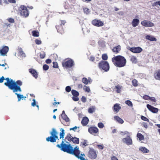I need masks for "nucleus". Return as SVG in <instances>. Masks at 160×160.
Returning <instances> with one entry per match:
<instances>
[{"label":"nucleus","instance_id":"1","mask_svg":"<svg viewBox=\"0 0 160 160\" xmlns=\"http://www.w3.org/2000/svg\"><path fill=\"white\" fill-rule=\"evenodd\" d=\"M63 140V139L62 140L60 144H57L56 146L64 152L75 155L76 157L80 160H86L83 158V157L85 156L84 154H81L80 155V151L78 146H76L73 148L70 144H67L64 143Z\"/></svg>","mask_w":160,"mask_h":160},{"label":"nucleus","instance_id":"2","mask_svg":"<svg viewBox=\"0 0 160 160\" xmlns=\"http://www.w3.org/2000/svg\"><path fill=\"white\" fill-rule=\"evenodd\" d=\"M112 60L113 64L119 68L125 66L127 62L124 57L120 55L113 58Z\"/></svg>","mask_w":160,"mask_h":160},{"label":"nucleus","instance_id":"3","mask_svg":"<svg viewBox=\"0 0 160 160\" xmlns=\"http://www.w3.org/2000/svg\"><path fill=\"white\" fill-rule=\"evenodd\" d=\"M22 82L20 80H18L16 82L13 81L11 90H12L13 92L18 91L20 92L22 91L20 86H22Z\"/></svg>","mask_w":160,"mask_h":160},{"label":"nucleus","instance_id":"4","mask_svg":"<svg viewBox=\"0 0 160 160\" xmlns=\"http://www.w3.org/2000/svg\"><path fill=\"white\" fill-rule=\"evenodd\" d=\"M50 134L51 136L48 137L46 139L47 142H56L57 139H59L57 136L58 133L54 128L52 129V131L50 133Z\"/></svg>","mask_w":160,"mask_h":160},{"label":"nucleus","instance_id":"5","mask_svg":"<svg viewBox=\"0 0 160 160\" xmlns=\"http://www.w3.org/2000/svg\"><path fill=\"white\" fill-rule=\"evenodd\" d=\"M62 67L66 69L71 68L74 65V61L70 58H68L62 62Z\"/></svg>","mask_w":160,"mask_h":160},{"label":"nucleus","instance_id":"6","mask_svg":"<svg viewBox=\"0 0 160 160\" xmlns=\"http://www.w3.org/2000/svg\"><path fill=\"white\" fill-rule=\"evenodd\" d=\"M18 11L21 15L24 17H27L29 15V11L24 5H21L19 8Z\"/></svg>","mask_w":160,"mask_h":160},{"label":"nucleus","instance_id":"7","mask_svg":"<svg viewBox=\"0 0 160 160\" xmlns=\"http://www.w3.org/2000/svg\"><path fill=\"white\" fill-rule=\"evenodd\" d=\"M98 67L100 69H102L105 71L109 70V64L107 61H101L98 64Z\"/></svg>","mask_w":160,"mask_h":160},{"label":"nucleus","instance_id":"8","mask_svg":"<svg viewBox=\"0 0 160 160\" xmlns=\"http://www.w3.org/2000/svg\"><path fill=\"white\" fill-rule=\"evenodd\" d=\"M127 49L132 52L136 53H140L143 50L142 49L139 47L132 48L128 47H127Z\"/></svg>","mask_w":160,"mask_h":160},{"label":"nucleus","instance_id":"9","mask_svg":"<svg viewBox=\"0 0 160 160\" xmlns=\"http://www.w3.org/2000/svg\"><path fill=\"white\" fill-rule=\"evenodd\" d=\"M88 157L91 159H95L97 157L96 151L92 148H90L88 154Z\"/></svg>","mask_w":160,"mask_h":160},{"label":"nucleus","instance_id":"10","mask_svg":"<svg viewBox=\"0 0 160 160\" xmlns=\"http://www.w3.org/2000/svg\"><path fill=\"white\" fill-rule=\"evenodd\" d=\"M141 24L145 27H153L154 24L152 22L148 20H144L141 22Z\"/></svg>","mask_w":160,"mask_h":160},{"label":"nucleus","instance_id":"11","mask_svg":"<svg viewBox=\"0 0 160 160\" xmlns=\"http://www.w3.org/2000/svg\"><path fill=\"white\" fill-rule=\"evenodd\" d=\"M92 23L93 25L98 27H101L104 25L102 21L97 19L93 20L92 22Z\"/></svg>","mask_w":160,"mask_h":160},{"label":"nucleus","instance_id":"12","mask_svg":"<svg viewBox=\"0 0 160 160\" xmlns=\"http://www.w3.org/2000/svg\"><path fill=\"white\" fill-rule=\"evenodd\" d=\"M122 140L124 143L127 145H131L132 144V140L129 136L123 138Z\"/></svg>","mask_w":160,"mask_h":160},{"label":"nucleus","instance_id":"13","mask_svg":"<svg viewBox=\"0 0 160 160\" xmlns=\"http://www.w3.org/2000/svg\"><path fill=\"white\" fill-rule=\"evenodd\" d=\"M5 80H6L7 82H5L4 84L7 86L9 89H11L13 80L12 79L9 78H5Z\"/></svg>","mask_w":160,"mask_h":160},{"label":"nucleus","instance_id":"14","mask_svg":"<svg viewBox=\"0 0 160 160\" xmlns=\"http://www.w3.org/2000/svg\"><path fill=\"white\" fill-rule=\"evenodd\" d=\"M88 132L92 134H94L98 133V129L96 127H91L88 129Z\"/></svg>","mask_w":160,"mask_h":160},{"label":"nucleus","instance_id":"15","mask_svg":"<svg viewBox=\"0 0 160 160\" xmlns=\"http://www.w3.org/2000/svg\"><path fill=\"white\" fill-rule=\"evenodd\" d=\"M147 107L150 111L153 113H156L158 111V108H154L148 104L147 105Z\"/></svg>","mask_w":160,"mask_h":160},{"label":"nucleus","instance_id":"16","mask_svg":"<svg viewBox=\"0 0 160 160\" xmlns=\"http://www.w3.org/2000/svg\"><path fill=\"white\" fill-rule=\"evenodd\" d=\"M8 47L7 46H4L0 50L1 55L2 56L5 55L8 52Z\"/></svg>","mask_w":160,"mask_h":160},{"label":"nucleus","instance_id":"17","mask_svg":"<svg viewBox=\"0 0 160 160\" xmlns=\"http://www.w3.org/2000/svg\"><path fill=\"white\" fill-rule=\"evenodd\" d=\"M29 72L35 78H37L38 77V73L37 71L33 68H30L29 70Z\"/></svg>","mask_w":160,"mask_h":160},{"label":"nucleus","instance_id":"18","mask_svg":"<svg viewBox=\"0 0 160 160\" xmlns=\"http://www.w3.org/2000/svg\"><path fill=\"white\" fill-rule=\"evenodd\" d=\"M121 107L120 104L118 103L115 104L113 107V110L114 112L117 113L121 109Z\"/></svg>","mask_w":160,"mask_h":160},{"label":"nucleus","instance_id":"19","mask_svg":"<svg viewBox=\"0 0 160 160\" xmlns=\"http://www.w3.org/2000/svg\"><path fill=\"white\" fill-rule=\"evenodd\" d=\"M139 150L140 151L143 153H148L149 151L145 147L141 146L139 147Z\"/></svg>","mask_w":160,"mask_h":160},{"label":"nucleus","instance_id":"20","mask_svg":"<svg viewBox=\"0 0 160 160\" xmlns=\"http://www.w3.org/2000/svg\"><path fill=\"white\" fill-rule=\"evenodd\" d=\"M139 22V20L138 19L134 18L132 22V24L133 27H135L138 25Z\"/></svg>","mask_w":160,"mask_h":160},{"label":"nucleus","instance_id":"21","mask_svg":"<svg viewBox=\"0 0 160 160\" xmlns=\"http://www.w3.org/2000/svg\"><path fill=\"white\" fill-rule=\"evenodd\" d=\"M56 28L58 32L62 34L63 33V29L61 25H57Z\"/></svg>","mask_w":160,"mask_h":160},{"label":"nucleus","instance_id":"22","mask_svg":"<svg viewBox=\"0 0 160 160\" xmlns=\"http://www.w3.org/2000/svg\"><path fill=\"white\" fill-rule=\"evenodd\" d=\"M88 121L89 119L87 117H85L82 119L81 123L83 126H85L88 124Z\"/></svg>","mask_w":160,"mask_h":160},{"label":"nucleus","instance_id":"23","mask_svg":"<svg viewBox=\"0 0 160 160\" xmlns=\"http://www.w3.org/2000/svg\"><path fill=\"white\" fill-rule=\"evenodd\" d=\"M121 49V47L120 45H118L113 48L112 49V52L115 53H118L119 52Z\"/></svg>","mask_w":160,"mask_h":160},{"label":"nucleus","instance_id":"24","mask_svg":"<svg viewBox=\"0 0 160 160\" xmlns=\"http://www.w3.org/2000/svg\"><path fill=\"white\" fill-rule=\"evenodd\" d=\"M114 119L117 122L121 124H122L124 122L123 120L118 116H114Z\"/></svg>","mask_w":160,"mask_h":160},{"label":"nucleus","instance_id":"25","mask_svg":"<svg viewBox=\"0 0 160 160\" xmlns=\"http://www.w3.org/2000/svg\"><path fill=\"white\" fill-rule=\"evenodd\" d=\"M95 106H92L88 108V111L89 113H92L95 112Z\"/></svg>","mask_w":160,"mask_h":160},{"label":"nucleus","instance_id":"26","mask_svg":"<svg viewBox=\"0 0 160 160\" xmlns=\"http://www.w3.org/2000/svg\"><path fill=\"white\" fill-rule=\"evenodd\" d=\"M146 38L147 39L151 41H156L157 39L153 36L149 35H147L146 36Z\"/></svg>","mask_w":160,"mask_h":160},{"label":"nucleus","instance_id":"27","mask_svg":"<svg viewBox=\"0 0 160 160\" xmlns=\"http://www.w3.org/2000/svg\"><path fill=\"white\" fill-rule=\"evenodd\" d=\"M72 137L71 134L70 133H68L67 134L66 136L65 137V139H64V141H65L66 140H67L69 142H71L72 140Z\"/></svg>","mask_w":160,"mask_h":160},{"label":"nucleus","instance_id":"28","mask_svg":"<svg viewBox=\"0 0 160 160\" xmlns=\"http://www.w3.org/2000/svg\"><path fill=\"white\" fill-rule=\"evenodd\" d=\"M72 140L71 141L73 143L75 144H78L79 142V138H77L75 137H72Z\"/></svg>","mask_w":160,"mask_h":160},{"label":"nucleus","instance_id":"29","mask_svg":"<svg viewBox=\"0 0 160 160\" xmlns=\"http://www.w3.org/2000/svg\"><path fill=\"white\" fill-rule=\"evenodd\" d=\"M154 77L156 79L160 80V70L155 73Z\"/></svg>","mask_w":160,"mask_h":160},{"label":"nucleus","instance_id":"30","mask_svg":"<svg viewBox=\"0 0 160 160\" xmlns=\"http://www.w3.org/2000/svg\"><path fill=\"white\" fill-rule=\"evenodd\" d=\"M18 50L19 51V54L22 56L25 57V55L22 50V48L21 47L18 48Z\"/></svg>","mask_w":160,"mask_h":160},{"label":"nucleus","instance_id":"31","mask_svg":"<svg viewBox=\"0 0 160 160\" xmlns=\"http://www.w3.org/2000/svg\"><path fill=\"white\" fill-rule=\"evenodd\" d=\"M72 94L75 97H78L79 95V92L75 90H72L71 91Z\"/></svg>","mask_w":160,"mask_h":160},{"label":"nucleus","instance_id":"32","mask_svg":"<svg viewBox=\"0 0 160 160\" xmlns=\"http://www.w3.org/2000/svg\"><path fill=\"white\" fill-rule=\"evenodd\" d=\"M60 130L61 131V132H60V138H63L65 134L64 132L65 130L63 128H61Z\"/></svg>","mask_w":160,"mask_h":160},{"label":"nucleus","instance_id":"33","mask_svg":"<svg viewBox=\"0 0 160 160\" xmlns=\"http://www.w3.org/2000/svg\"><path fill=\"white\" fill-rule=\"evenodd\" d=\"M137 136L138 138V139L140 141H141L144 139L143 136L140 133L138 132L137 134Z\"/></svg>","mask_w":160,"mask_h":160},{"label":"nucleus","instance_id":"34","mask_svg":"<svg viewBox=\"0 0 160 160\" xmlns=\"http://www.w3.org/2000/svg\"><path fill=\"white\" fill-rule=\"evenodd\" d=\"M32 36L35 37H38L39 35V32L35 30L33 31L32 32Z\"/></svg>","mask_w":160,"mask_h":160},{"label":"nucleus","instance_id":"35","mask_svg":"<svg viewBox=\"0 0 160 160\" xmlns=\"http://www.w3.org/2000/svg\"><path fill=\"white\" fill-rule=\"evenodd\" d=\"M130 60L133 63H135L137 62V59L136 57L135 56H131V57Z\"/></svg>","mask_w":160,"mask_h":160},{"label":"nucleus","instance_id":"36","mask_svg":"<svg viewBox=\"0 0 160 160\" xmlns=\"http://www.w3.org/2000/svg\"><path fill=\"white\" fill-rule=\"evenodd\" d=\"M61 117L66 122H68L69 121V119L66 114L61 115Z\"/></svg>","mask_w":160,"mask_h":160},{"label":"nucleus","instance_id":"37","mask_svg":"<svg viewBox=\"0 0 160 160\" xmlns=\"http://www.w3.org/2000/svg\"><path fill=\"white\" fill-rule=\"evenodd\" d=\"M87 141L86 140H84L83 141V142H81L80 143V145L82 147H84L88 145V144H87Z\"/></svg>","mask_w":160,"mask_h":160},{"label":"nucleus","instance_id":"38","mask_svg":"<svg viewBox=\"0 0 160 160\" xmlns=\"http://www.w3.org/2000/svg\"><path fill=\"white\" fill-rule=\"evenodd\" d=\"M15 94L17 95L18 101H20L22 98H24L23 95H20L17 93H15Z\"/></svg>","mask_w":160,"mask_h":160},{"label":"nucleus","instance_id":"39","mask_svg":"<svg viewBox=\"0 0 160 160\" xmlns=\"http://www.w3.org/2000/svg\"><path fill=\"white\" fill-rule=\"evenodd\" d=\"M132 85L134 87H137L138 85V81L136 79L133 80L132 81Z\"/></svg>","mask_w":160,"mask_h":160},{"label":"nucleus","instance_id":"40","mask_svg":"<svg viewBox=\"0 0 160 160\" xmlns=\"http://www.w3.org/2000/svg\"><path fill=\"white\" fill-rule=\"evenodd\" d=\"M82 82L85 84L87 85L88 83V80L86 78H83L82 79Z\"/></svg>","mask_w":160,"mask_h":160},{"label":"nucleus","instance_id":"41","mask_svg":"<svg viewBox=\"0 0 160 160\" xmlns=\"http://www.w3.org/2000/svg\"><path fill=\"white\" fill-rule=\"evenodd\" d=\"M84 90L87 92H89L90 91V89L89 87L84 85L83 87Z\"/></svg>","mask_w":160,"mask_h":160},{"label":"nucleus","instance_id":"42","mask_svg":"<svg viewBox=\"0 0 160 160\" xmlns=\"http://www.w3.org/2000/svg\"><path fill=\"white\" fill-rule=\"evenodd\" d=\"M116 89L117 92L119 93L121 91V88L120 86H116Z\"/></svg>","mask_w":160,"mask_h":160},{"label":"nucleus","instance_id":"43","mask_svg":"<svg viewBox=\"0 0 160 160\" xmlns=\"http://www.w3.org/2000/svg\"><path fill=\"white\" fill-rule=\"evenodd\" d=\"M125 103L129 106L132 107V104L131 101L129 100H127L125 101Z\"/></svg>","mask_w":160,"mask_h":160},{"label":"nucleus","instance_id":"44","mask_svg":"<svg viewBox=\"0 0 160 160\" xmlns=\"http://www.w3.org/2000/svg\"><path fill=\"white\" fill-rule=\"evenodd\" d=\"M45 57V52H42L40 53V57L41 58H44Z\"/></svg>","mask_w":160,"mask_h":160},{"label":"nucleus","instance_id":"45","mask_svg":"<svg viewBox=\"0 0 160 160\" xmlns=\"http://www.w3.org/2000/svg\"><path fill=\"white\" fill-rule=\"evenodd\" d=\"M83 11L86 14H88L90 13V11L89 9L85 8L83 9Z\"/></svg>","mask_w":160,"mask_h":160},{"label":"nucleus","instance_id":"46","mask_svg":"<svg viewBox=\"0 0 160 160\" xmlns=\"http://www.w3.org/2000/svg\"><path fill=\"white\" fill-rule=\"evenodd\" d=\"M49 66L47 64H44L43 66V70L45 71L49 69Z\"/></svg>","mask_w":160,"mask_h":160},{"label":"nucleus","instance_id":"47","mask_svg":"<svg viewBox=\"0 0 160 160\" xmlns=\"http://www.w3.org/2000/svg\"><path fill=\"white\" fill-rule=\"evenodd\" d=\"M102 59L104 60H106L108 59L107 55L106 54H103L102 55Z\"/></svg>","mask_w":160,"mask_h":160},{"label":"nucleus","instance_id":"48","mask_svg":"<svg viewBox=\"0 0 160 160\" xmlns=\"http://www.w3.org/2000/svg\"><path fill=\"white\" fill-rule=\"evenodd\" d=\"M160 6V1L155 2L153 4V6L157 7L158 6Z\"/></svg>","mask_w":160,"mask_h":160},{"label":"nucleus","instance_id":"49","mask_svg":"<svg viewBox=\"0 0 160 160\" xmlns=\"http://www.w3.org/2000/svg\"><path fill=\"white\" fill-rule=\"evenodd\" d=\"M141 119L144 121H147L148 122L149 121V120L148 118H147L146 117L143 116H141Z\"/></svg>","mask_w":160,"mask_h":160},{"label":"nucleus","instance_id":"50","mask_svg":"<svg viewBox=\"0 0 160 160\" xmlns=\"http://www.w3.org/2000/svg\"><path fill=\"white\" fill-rule=\"evenodd\" d=\"M53 67L55 68H58V63L57 62H53Z\"/></svg>","mask_w":160,"mask_h":160},{"label":"nucleus","instance_id":"51","mask_svg":"<svg viewBox=\"0 0 160 160\" xmlns=\"http://www.w3.org/2000/svg\"><path fill=\"white\" fill-rule=\"evenodd\" d=\"M35 42L38 45L42 43L41 41L40 40H39L37 39H35Z\"/></svg>","mask_w":160,"mask_h":160},{"label":"nucleus","instance_id":"52","mask_svg":"<svg viewBox=\"0 0 160 160\" xmlns=\"http://www.w3.org/2000/svg\"><path fill=\"white\" fill-rule=\"evenodd\" d=\"M66 91L68 92H69L71 91V88L70 86H67L65 88Z\"/></svg>","mask_w":160,"mask_h":160},{"label":"nucleus","instance_id":"53","mask_svg":"<svg viewBox=\"0 0 160 160\" xmlns=\"http://www.w3.org/2000/svg\"><path fill=\"white\" fill-rule=\"evenodd\" d=\"M98 127L101 128H102L104 127V125L102 122H99L98 124Z\"/></svg>","mask_w":160,"mask_h":160},{"label":"nucleus","instance_id":"54","mask_svg":"<svg viewBox=\"0 0 160 160\" xmlns=\"http://www.w3.org/2000/svg\"><path fill=\"white\" fill-rule=\"evenodd\" d=\"M8 21L10 23H14V19L12 18H10L7 19Z\"/></svg>","mask_w":160,"mask_h":160},{"label":"nucleus","instance_id":"55","mask_svg":"<svg viewBox=\"0 0 160 160\" xmlns=\"http://www.w3.org/2000/svg\"><path fill=\"white\" fill-rule=\"evenodd\" d=\"M81 99L82 101L83 102H86L87 101V99L86 97L84 96L82 97Z\"/></svg>","mask_w":160,"mask_h":160},{"label":"nucleus","instance_id":"56","mask_svg":"<svg viewBox=\"0 0 160 160\" xmlns=\"http://www.w3.org/2000/svg\"><path fill=\"white\" fill-rule=\"evenodd\" d=\"M97 146L99 149L102 150L103 148V146L102 145H97Z\"/></svg>","mask_w":160,"mask_h":160},{"label":"nucleus","instance_id":"57","mask_svg":"<svg viewBox=\"0 0 160 160\" xmlns=\"http://www.w3.org/2000/svg\"><path fill=\"white\" fill-rule=\"evenodd\" d=\"M143 98L145 100H148L150 99V97L147 95H145L143 96Z\"/></svg>","mask_w":160,"mask_h":160},{"label":"nucleus","instance_id":"58","mask_svg":"<svg viewBox=\"0 0 160 160\" xmlns=\"http://www.w3.org/2000/svg\"><path fill=\"white\" fill-rule=\"evenodd\" d=\"M72 100L75 101H77L79 100V98L78 97L75 96L73 97L72 98Z\"/></svg>","mask_w":160,"mask_h":160},{"label":"nucleus","instance_id":"59","mask_svg":"<svg viewBox=\"0 0 160 160\" xmlns=\"http://www.w3.org/2000/svg\"><path fill=\"white\" fill-rule=\"evenodd\" d=\"M61 23L59 25H61L62 26V25H64L66 23V21L65 20H60Z\"/></svg>","mask_w":160,"mask_h":160},{"label":"nucleus","instance_id":"60","mask_svg":"<svg viewBox=\"0 0 160 160\" xmlns=\"http://www.w3.org/2000/svg\"><path fill=\"white\" fill-rule=\"evenodd\" d=\"M77 128H79V127H78L77 126H75L74 127L70 128V130H73L74 131H76V129Z\"/></svg>","mask_w":160,"mask_h":160},{"label":"nucleus","instance_id":"61","mask_svg":"<svg viewBox=\"0 0 160 160\" xmlns=\"http://www.w3.org/2000/svg\"><path fill=\"white\" fill-rule=\"evenodd\" d=\"M111 160H118L117 158L115 156H112L111 158Z\"/></svg>","mask_w":160,"mask_h":160},{"label":"nucleus","instance_id":"62","mask_svg":"<svg viewBox=\"0 0 160 160\" xmlns=\"http://www.w3.org/2000/svg\"><path fill=\"white\" fill-rule=\"evenodd\" d=\"M51 62V60L49 59H48L46 60V62L47 64H50Z\"/></svg>","mask_w":160,"mask_h":160},{"label":"nucleus","instance_id":"63","mask_svg":"<svg viewBox=\"0 0 160 160\" xmlns=\"http://www.w3.org/2000/svg\"><path fill=\"white\" fill-rule=\"evenodd\" d=\"M5 80V78L3 76H2V77L0 78V83H2L3 82L4 80Z\"/></svg>","mask_w":160,"mask_h":160},{"label":"nucleus","instance_id":"64","mask_svg":"<svg viewBox=\"0 0 160 160\" xmlns=\"http://www.w3.org/2000/svg\"><path fill=\"white\" fill-rule=\"evenodd\" d=\"M124 135H126L127 136V137H128V136H129V135H130V133L128 132V131H124Z\"/></svg>","mask_w":160,"mask_h":160}]
</instances>
